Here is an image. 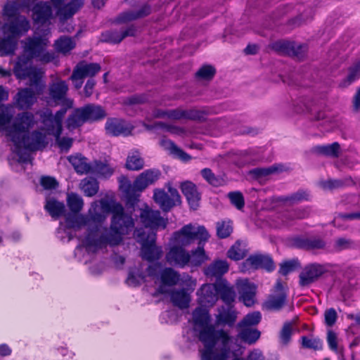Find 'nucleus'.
Segmentation results:
<instances>
[{
	"mask_svg": "<svg viewBox=\"0 0 360 360\" xmlns=\"http://www.w3.org/2000/svg\"><path fill=\"white\" fill-rule=\"evenodd\" d=\"M210 235L203 226L195 228L189 224L184 226L179 231L173 233V240L182 247H186L194 242L195 240L207 242Z\"/></svg>",
	"mask_w": 360,
	"mask_h": 360,
	"instance_id": "0eeeda50",
	"label": "nucleus"
},
{
	"mask_svg": "<svg viewBox=\"0 0 360 360\" xmlns=\"http://www.w3.org/2000/svg\"><path fill=\"white\" fill-rule=\"evenodd\" d=\"M293 47V41L278 40L269 44V48L275 52L290 56L292 48Z\"/></svg>",
	"mask_w": 360,
	"mask_h": 360,
	"instance_id": "de8ad7c7",
	"label": "nucleus"
},
{
	"mask_svg": "<svg viewBox=\"0 0 360 360\" xmlns=\"http://www.w3.org/2000/svg\"><path fill=\"white\" fill-rule=\"evenodd\" d=\"M294 245L296 248L306 250H315L323 249L325 241L317 237H298L295 238Z\"/></svg>",
	"mask_w": 360,
	"mask_h": 360,
	"instance_id": "cd10ccee",
	"label": "nucleus"
},
{
	"mask_svg": "<svg viewBox=\"0 0 360 360\" xmlns=\"http://www.w3.org/2000/svg\"><path fill=\"white\" fill-rule=\"evenodd\" d=\"M241 330L238 333L240 339L249 345L255 343L260 338L261 333L256 328H240Z\"/></svg>",
	"mask_w": 360,
	"mask_h": 360,
	"instance_id": "a18cd8bd",
	"label": "nucleus"
},
{
	"mask_svg": "<svg viewBox=\"0 0 360 360\" xmlns=\"http://www.w3.org/2000/svg\"><path fill=\"white\" fill-rule=\"evenodd\" d=\"M193 321L195 326L200 328L210 326V316L208 310L203 307H197L193 311Z\"/></svg>",
	"mask_w": 360,
	"mask_h": 360,
	"instance_id": "4c0bfd02",
	"label": "nucleus"
},
{
	"mask_svg": "<svg viewBox=\"0 0 360 360\" xmlns=\"http://www.w3.org/2000/svg\"><path fill=\"white\" fill-rule=\"evenodd\" d=\"M153 199L160 208L165 212H169L181 202V196L176 188L169 186L168 193L164 189H155Z\"/></svg>",
	"mask_w": 360,
	"mask_h": 360,
	"instance_id": "f8f14e48",
	"label": "nucleus"
},
{
	"mask_svg": "<svg viewBox=\"0 0 360 360\" xmlns=\"http://www.w3.org/2000/svg\"><path fill=\"white\" fill-rule=\"evenodd\" d=\"M170 299L172 304L180 309H186L190 302V296L185 289L174 290L171 292Z\"/></svg>",
	"mask_w": 360,
	"mask_h": 360,
	"instance_id": "e433bc0d",
	"label": "nucleus"
},
{
	"mask_svg": "<svg viewBox=\"0 0 360 360\" xmlns=\"http://www.w3.org/2000/svg\"><path fill=\"white\" fill-rule=\"evenodd\" d=\"M30 28V24L29 20L23 15L17 16L8 20L4 25L5 33L9 34L8 35L15 37L16 39L25 34Z\"/></svg>",
	"mask_w": 360,
	"mask_h": 360,
	"instance_id": "dca6fc26",
	"label": "nucleus"
},
{
	"mask_svg": "<svg viewBox=\"0 0 360 360\" xmlns=\"http://www.w3.org/2000/svg\"><path fill=\"white\" fill-rule=\"evenodd\" d=\"M47 134L53 135L55 137L56 143L61 150L67 152L72 147L73 143V139L72 138L61 137V134H58V136L56 131H53L52 129H49V132H47Z\"/></svg>",
	"mask_w": 360,
	"mask_h": 360,
	"instance_id": "6e6d98bb",
	"label": "nucleus"
},
{
	"mask_svg": "<svg viewBox=\"0 0 360 360\" xmlns=\"http://www.w3.org/2000/svg\"><path fill=\"white\" fill-rule=\"evenodd\" d=\"M204 241H199L197 248L192 250L190 253V262L192 266H200L209 259L204 250Z\"/></svg>",
	"mask_w": 360,
	"mask_h": 360,
	"instance_id": "c9c22d12",
	"label": "nucleus"
},
{
	"mask_svg": "<svg viewBox=\"0 0 360 360\" xmlns=\"http://www.w3.org/2000/svg\"><path fill=\"white\" fill-rule=\"evenodd\" d=\"M231 203L238 210H241L245 206L243 195L240 191H232L228 193Z\"/></svg>",
	"mask_w": 360,
	"mask_h": 360,
	"instance_id": "338daca9",
	"label": "nucleus"
},
{
	"mask_svg": "<svg viewBox=\"0 0 360 360\" xmlns=\"http://www.w3.org/2000/svg\"><path fill=\"white\" fill-rule=\"evenodd\" d=\"M35 101L36 97L31 89H22L16 95V104L20 109H29Z\"/></svg>",
	"mask_w": 360,
	"mask_h": 360,
	"instance_id": "72a5a7b5",
	"label": "nucleus"
},
{
	"mask_svg": "<svg viewBox=\"0 0 360 360\" xmlns=\"http://www.w3.org/2000/svg\"><path fill=\"white\" fill-rule=\"evenodd\" d=\"M180 188L191 208L196 210L200 200V193L198 192L196 185L187 181L181 183Z\"/></svg>",
	"mask_w": 360,
	"mask_h": 360,
	"instance_id": "393cba45",
	"label": "nucleus"
},
{
	"mask_svg": "<svg viewBox=\"0 0 360 360\" xmlns=\"http://www.w3.org/2000/svg\"><path fill=\"white\" fill-rule=\"evenodd\" d=\"M51 1H39L32 8V18L34 22L44 24L53 17Z\"/></svg>",
	"mask_w": 360,
	"mask_h": 360,
	"instance_id": "b1692460",
	"label": "nucleus"
},
{
	"mask_svg": "<svg viewBox=\"0 0 360 360\" xmlns=\"http://www.w3.org/2000/svg\"><path fill=\"white\" fill-rule=\"evenodd\" d=\"M282 167H283V165H274L269 167H264V168L257 167V168H255L252 170H251L250 174H252L253 176H255L257 178L264 177V176H269L271 174H274L276 172L283 171Z\"/></svg>",
	"mask_w": 360,
	"mask_h": 360,
	"instance_id": "4d7b16f0",
	"label": "nucleus"
},
{
	"mask_svg": "<svg viewBox=\"0 0 360 360\" xmlns=\"http://www.w3.org/2000/svg\"><path fill=\"white\" fill-rule=\"evenodd\" d=\"M207 112L205 110L198 109H183V120H188L196 122H204L206 120Z\"/></svg>",
	"mask_w": 360,
	"mask_h": 360,
	"instance_id": "864d4df0",
	"label": "nucleus"
},
{
	"mask_svg": "<svg viewBox=\"0 0 360 360\" xmlns=\"http://www.w3.org/2000/svg\"><path fill=\"white\" fill-rule=\"evenodd\" d=\"M144 161L136 153L129 155L126 162V167L129 170H140L143 167Z\"/></svg>",
	"mask_w": 360,
	"mask_h": 360,
	"instance_id": "680f3d73",
	"label": "nucleus"
},
{
	"mask_svg": "<svg viewBox=\"0 0 360 360\" xmlns=\"http://www.w3.org/2000/svg\"><path fill=\"white\" fill-rule=\"evenodd\" d=\"M160 172L158 169H147L142 172L134 181L133 185L129 184L126 190L128 201L132 205L139 201V194L136 192H141L149 185L154 184L160 177Z\"/></svg>",
	"mask_w": 360,
	"mask_h": 360,
	"instance_id": "6e6552de",
	"label": "nucleus"
},
{
	"mask_svg": "<svg viewBox=\"0 0 360 360\" xmlns=\"http://www.w3.org/2000/svg\"><path fill=\"white\" fill-rule=\"evenodd\" d=\"M44 210L53 219H58L65 214V206L63 202H60L53 198L46 197Z\"/></svg>",
	"mask_w": 360,
	"mask_h": 360,
	"instance_id": "2f4dec72",
	"label": "nucleus"
},
{
	"mask_svg": "<svg viewBox=\"0 0 360 360\" xmlns=\"http://www.w3.org/2000/svg\"><path fill=\"white\" fill-rule=\"evenodd\" d=\"M167 262L174 266L184 268L190 262V253L184 247L174 245L166 253Z\"/></svg>",
	"mask_w": 360,
	"mask_h": 360,
	"instance_id": "2eb2a0df",
	"label": "nucleus"
},
{
	"mask_svg": "<svg viewBox=\"0 0 360 360\" xmlns=\"http://www.w3.org/2000/svg\"><path fill=\"white\" fill-rule=\"evenodd\" d=\"M23 146L30 151H37L45 148L49 141L46 135L38 130L33 131L30 135L22 134Z\"/></svg>",
	"mask_w": 360,
	"mask_h": 360,
	"instance_id": "f3484780",
	"label": "nucleus"
},
{
	"mask_svg": "<svg viewBox=\"0 0 360 360\" xmlns=\"http://www.w3.org/2000/svg\"><path fill=\"white\" fill-rule=\"evenodd\" d=\"M67 202L70 210L73 213L80 212L84 205L82 198L79 195L73 193L68 195Z\"/></svg>",
	"mask_w": 360,
	"mask_h": 360,
	"instance_id": "bf43d9fd",
	"label": "nucleus"
},
{
	"mask_svg": "<svg viewBox=\"0 0 360 360\" xmlns=\"http://www.w3.org/2000/svg\"><path fill=\"white\" fill-rule=\"evenodd\" d=\"M217 295L226 306H233L232 303L236 298V292L233 287L220 283L217 285Z\"/></svg>",
	"mask_w": 360,
	"mask_h": 360,
	"instance_id": "a19ab883",
	"label": "nucleus"
},
{
	"mask_svg": "<svg viewBox=\"0 0 360 360\" xmlns=\"http://www.w3.org/2000/svg\"><path fill=\"white\" fill-rule=\"evenodd\" d=\"M151 13V6L148 4H143L138 9L128 10L120 13L113 20L115 24H126L129 22L145 18Z\"/></svg>",
	"mask_w": 360,
	"mask_h": 360,
	"instance_id": "6ab92c4d",
	"label": "nucleus"
},
{
	"mask_svg": "<svg viewBox=\"0 0 360 360\" xmlns=\"http://www.w3.org/2000/svg\"><path fill=\"white\" fill-rule=\"evenodd\" d=\"M18 1H7L3 8V15L11 20L19 15V5Z\"/></svg>",
	"mask_w": 360,
	"mask_h": 360,
	"instance_id": "052dcab7",
	"label": "nucleus"
},
{
	"mask_svg": "<svg viewBox=\"0 0 360 360\" xmlns=\"http://www.w3.org/2000/svg\"><path fill=\"white\" fill-rule=\"evenodd\" d=\"M139 219L143 226L154 231L163 230L168 224L167 219L162 217L159 210H154L147 205L140 210Z\"/></svg>",
	"mask_w": 360,
	"mask_h": 360,
	"instance_id": "9b49d317",
	"label": "nucleus"
},
{
	"mask_svg": "<svg viewBox=\"0 0 360 360\" xmlns=\"http://www.w3.org/2000/svg\"><path fill=\"white\" fill-rule=\"evenodd\" d=\"M53 7L56 9V15L60 22L70 18L82 6L83 1H68L63 5L64 1H52Z\"/></svg>",
	"mask_w": 360,
	"mask_h": 360,
	"instance_id": "412c9836",
	"label": "nucleus"
},
{
	"mask_svg": "<svg viewBox=\"0 0 360 360\" xmlns=\"http://www.w3.org/2000/svg\"><path fill=\"white\" fill-rule=\"evenodd\" d=\"M292 323L286 322L283 324L279 334L280 342L283 345H287L290 340L292 335Z\"/></svg>",
	"mask_w": 360,
	"mask_h": 360,
	"instance_id": "774afa93",
	"label": "nucleus"
},
{
	"mask_svg": "<svg viewBox=\"0 0 360 360\" xmlns=\"http://www.w3.org/2000/svg\"><path fill=\"white\" fill-rule=\"evenodd\" d=\"M101 65L97 63H86L82 61L79 63L73 70V77H82L84 79L86 77H93L100 70Z\"/></svg>",
	"mask_w": 360,
	"mask_h": 360,
	"instance_id": "c85d7f7f",
	"label": "nucleus"
},
{
	"mask_svg": "<svg viewBox=\"0 0 360 360\" xmlns=\"http://www.w3.org/2000/svg\"><path fill=\"white\" fill-rule=\"evenodd\" d=\"M87 226V233L83 240L82 245L88 252L95 253L98 250L105 248V244H100L99 241L104 236V228L103 223L106 216L95 209L89 210V213L85 215Z\"/></svg>",
	"mask_w": 360,
	"mask_h": 360,
	"instance_id": "20e7f679",
	"label": "nucleus"
},
{
	"mask_svg": "<svg viewBox=\"0 0 360 360\" xmlns=\"http://www.w3.org/2000/svg\"><path fill=\"white\" fill-rule=\"evenodd\" d=\"M92 173H96L100 176L108 178L113 174V169L108 165L101 161H95L92 165Z\"/></svg>",
	"mask_w": 360,
	"mask_h": 360,
	"instance_id": "13d9d810",
	"label": "nucleus"
},
{
	"mask_svg": "<svg viewBox=\"0 0 360 360\" xmlns=\"http://www.w3.org/2000/svg\"><path fill=\"white\" fill-rule=\"evenodd\" d=\"M115 212L116 215L112 216L110 227L104 228V236L99 241L100 244H105V248L120 245L123 236L128 235L134 228V219L124 212L123 207H115Z\"/></svg>",
	"mask_w": 360,
	"mask_h": 360,
	"instance_id": "7ed1b4c3",
	"label": "nucleus"
},
{
	"mask_svg": "<svg viewBox=\"0 0 360 360\" xmlns=\"http://www.w3.org/2000/svg\"><path fill=\"white\" fill-rule=\"evenodd\" d=\"M68 160L78 174H88L92 170V165L87 162V158L85 157L71 155L68 158Z\"/></svg>",
	"mask_w": 360,
	"mask_h": 360,
	"instance_id": "f704fd0d",
	"label": "nucleus"
},
{
	"mask_svg": "<svg viewBox=\"0 0 360 360\" xmlns=\"http://www.w3.org/2000/svg\"><path fill=\"white\" fill-rule=\"evenodd\" d=\"M103 42L119 44L123 39L122 37L121 32L117 30H109L101 34V39Z\"/></svg>",
	"mask_w": 360,
	"mask_h": 360,
	"instance_id": "e2e57ef3",
	"label": "nucleus"
},
{
	"mask_svg": "<svg viewBox=\"0 0 360 360\" xmlns=\"http://www.w3.org/2000/svg\"><path fill=\"white\" fill-rule=\"evenodd\" d=\"M80 185L81 188L86 196L92 197L98 191V182L94 178H85L82 181Z\"/></svg>",
	"mask_w": 360,
	"mask_h": 360,
	"instance_id": "09e8293b",
	"label": "nucleus"
},
{
	"mask_svg": "<svg viewBox=\"0 0 360 360\" xmlns=\"http://www.w3.org/2000/svg\"><path fill=\"white\" fill-rule=\"evenodd\" d=\"M360 77V59L355 62L352 66L348 68L347 75L345 79H342L340 86L347 87L354 81Z\"/></svg>",
	"mask_w": 360,
	"mask_h": 360,
	"instance_id": "79ce46f5",
	"label": "nucleus"
},
{
	"mask_svg": "<svg viewBox=\"0 0 360 360\" xmlns=\"http://www.w3.org/2000/svg\"><path fill=\"white\" fill-rule=\"evenodd\" d=\"M311 152L314 154L326 157L338 158V142L331 144L317 145L311 148Z\"/></svg>",
	"mask_w": 360,
	"mask_h": 360,
	"instance_id": "58836bf2",
	"label": "nucleus"
},
{
	"mask_svg": "<svg viewBox=\"0 0 360 360\" xmlns=\"http://www.w3.org/2000/svg\"><path fill=\"white\" fill-rule=\"evenodd\" d=\"M200 174L203 179L213 186L219 187L224 185V179L219 176H216L210 168L202 169Z\"/></svg>",
	"mask_w": 360,
	"mask_h": 360,
	"instance_id": "5fc2aeb1",
	"label": "nucleus"
},
{
	"mask_svg": "<svg viewBox=\"0 0 360 360\" xmlns=\"http://www.w3.org/2000/svg\"><path fill=\"white\" fill-rule=\"evenodd\" d=\"M18 39L10 35L0 39V55L1 56L13 54L17 48Z\"/></svg>",
	"mask_w": 360,
	"mask_h": 360,
	"instance_id": "37998d69",
	"label": "nucleus"
},
{
	"mask_svg": "<svg viewBox=\"0 0 360 360\" xmlns=\"http://www.w3.org/2000/svg\"><path fill=\"white\" fill-rule=\"evenodd\" d=\"M237 319V312L233 306H221L216 315V325L233 326Z\"/></svg>",
	"mask_w": 360,
	"mask_h": 360,
	"instance_id": "a878e982",
	"label": "nucleus"
},
{
	"mask_svg": "<svg viewBox=\"0 0 360 360\" xmlns=\"http://www.w3.org/2000/svg\"><path fill=\"white\" fill-rule=\"evenodd\" d=\"M65 113L66 108H62L57 111L55 115H53L51 112L46 115L44 120V124L46 126V132H49V129H52L53 131H56L58 136V134H62V121Z\"/></svg>",
	"mask_w": 360,
	"mask_h": 360,
	"instance_id": "c756f323",
	"label": "nucleus"
},
{
	"mask_svg": "<svg viewBox=\"0 0 360 360\" xmlns=\"http://www.w3.org/2000/svg\"><path fill=\"white\" fill-rule=\"evenodd\" d=\"M54 46L58 52L65 54L75 48V43L72 38L63 36L55 41Z\"/></svg>",
	"mask_w": 360,
	"mask_h": 360,
	"instance_id": "8fccbe9b",
	"label": "nucleus"
},
{
	"mask_svg": "<svg viewBox=\"0 0 360 360\" xmlns=\"http://www.w3.org/2000/svg\"><path fill=\"white\" fill-rule=\"evenodd\" d=\"M13 73L20 79H25L34 75V68L32 67V59L22 54L18 56L13 68Z\"/></svg>",
	"mask_w": 360,
	"mask_h": 360,
	"instance_id": "4be33fe9",
	"label": "nucleus"
},
{
	"mask_svg": "<svg viewBox=\"0 0 360 360\" xmlns=\"http://www.w3.org/2000/svg\"><path fill=\"white\" fill-rule=\"evenodd\" d=\"M179 273L171 267H166L160 272V281L164 285H175L179 282Z\"/></svg>",
	"mask_w": 360,
	"mask_h": 360,
	"instance_id": "ea45409f",
	"label": "nucleus"
},
{
	"mask_svg": "<svg viewBox=\"0 0 360 360\" xmlns=\"http://www.w3.org/2000/svg\"><path fill=\"white\" fill-rule=\"evenodd\" d=\"M198 302L202 307H212L218 299L217 285H203L198 291Z\"/></svg>",
	"mask_w": 360,
	"mask_h": 360,
	"instance_id": "5701e85b",
	"label": "nucleus"
},
{
	"mask_svg": "<svg viewBox=\"0 0 360 360\" xmlns=\"http://www.w3.org/2000/svg\"><path fill=\"white\" fill-rule=\"evenodd\" d=\"M48 44L49 40L45 37H29L24 41L22 55L32 60L37 58L41 63H50L55 59L56 55L53 52L45 51Z\"/></svg>",
	"mask_w": 360,
	"mask_h": 360,
	"instance_id": "423d86ee",
	"label": "nucleus"
},
{
	"mask_svg": "<svg viewBox=\"0 0 360 360\" xmlns=\"http://www.w3.org/2000/svg\"><path fill=\"white\" fill-rule=\"evenodd\" d=\"M68 85L65 80L59 79L49 85V95L50 98L56 103H60L66 108L72 106V101L67 98Z\"/></svg>",
	"mask_w": 360,
	"mask_h": 360,
	"instance_id": "ddd939ff",
	"label": "nucleus"
},
{
	"mask_svg": "<svg viewBox=\"0 0 360 360\" xmlns=\"http://www.w3.org/2000/svg\"><path fill=\"white\" fill-rule=\"evenodd\" d=\"M247 253L245 243L238 240L228 250L227 257L232 260L238 261L243 259Z\"/></svg>",
	"mask_w": 360,
	"mask_h": 360,
	"instance_id": "c03bdc74",
	"label": "nucleus"
},
{
	"mask_svg": "<svg viewBox=\"0 0 360 360\" xmlns=\"http://www.w3.org/2000/svg\"><path fill=\"white\" fill-rule=\"evenodd\" d=\"M276 289L278 294L272 295L266 302L265 304L268 309L278 311L283 308L286 302L287 294L283 290V287L280 281L276 284Z\"/></svg>",
	"mask_w": 360,
	"mask_h": 360,
	"instance_id": "bb28decb",
	"label": "nucleus"
},
{
	"mask_svg": "<svg viewBox=\"0 0 360 360\" xmlns=\"http://www.w3.org/2000/svg\"><path fill=\"white\" fill-rule=\"evenodd\" d=\"M309 193L305 190H298L288 195H283L279 198L280 201L283 202H289L290 205L299 203L302 201L309 200Z\"/></svg>",
	"mask_w": 360,
	"mask_h": 360,
	"instance_id": "49530a36",
	"label": "nucleus"
},
{
	"mask_svg": "<svg viewBox=\"0 0 360 360\" xmlns=\"http://www.w3.org/2000/svg\"><path fill=\"white\" fill-rule=\"evenodd\" d=\"M314 14V10L312 8H309L298 17L288 20V23L292 26H299L302 22L307 21L312 19Z\"/></svg>",
	"mask_w": 360,
	"mask_h": 360,
	"instance_id": "69168bd1",
	"label": "nucleus"
},
{
	"mask_svg": "<svg viewBox=\"0 0 360 360\" xmlns=\"http://www.w3.org/2000/svg\"><path fill=\"white\" fill-rule=\"evenodd\" d=\"M105 129L106 134L112 136H127L131 134L133 127L124 120L111 117L107 120Z\"/></svg>",
	"mask_w": 360,
	"mask_h": 360,
	"instance_id": "aec40b11",
	"label": "nucleus"
},
{
	"mask_svg": "<svg viewBox=\"0 0 360 360\" xmlns=\"http://www.w3.org/2000/svg\"><path fill=\"white\" fill-rule=\"evenodd\" d=\"M160 145L166 150H168L174 158L181 160L183 162H188L191 160V156L178 147L174 141L169 139H162L160 141Z\"/></svg>",
	"mask_w": 360,
	"mask_h": 360,
	"instance_id": "473e14b6",
	"label": "nucleus"
},
{
	"mask_svg": "<svg viewBox=\"0 0 360 360\" xmlns=\"http://www.w3.org/2000/svg\"><path fill=\"white\" fill-rule=\"evenodd\" d=\"M229 269V264L226 260L216 259L205 269V274L208 277L219 278L225 274Z\"/></svg>",
	"mask_w": 360,
	"mask_h": 360,
	"instance_id": "7c9ffc66",
	"label": "nucleus"
},
{
	"mask_svg": "<svg viewBox=\"0 0 360 360\" xmlns=\"http://www.w3.org/2000/svg\"><path fill=\"white\" fill-rule=\"evenodd\" d=\"M75 214H69L65 217V226L68 229H80L82 226H86L85 215Z\"/></svg>",
	"mask_w": 360,
	"mask_h": 360,
	"instance_id": "3c124183",
	"label": "nucleus"
},
{
	"mask_svg": "<svg viewBox=\"0 0 360 360\" xmlns=\"http://www.w3.org/2000/svg\"><path fill=\"white\" fill-rule=\"evenodd\" d=\"M262 319V314L259 311H253L246 314L244 318L238 323L239 328H251L257 326Z\"/></svg>",
	"mask_w": 360,
	"mask_h": 360,
	"instance_id": "603ef678",
	"label": "nucleus"
},
{
	"mask_svg": "<svg viewBox=\"0 0 360 360\" xmlns=\"http://www.w3.org/2000/svg\"><path fill=\"white\" fill-rule=\"evenodd\" d=\"M236 287L239 294V298L244 304L250 307L255 303L257 285L248 279H239L236 283Z\"/></svg>",
	"mask_w": 360,
	"mask_h": 360,
	"instance_id": "a211bd4d",
	"label": "nucleus"
},
{
	"mask_svg": "<svg viewBox=\"0 0 360 360\" xmlns=\"http://www.w3.org/2000/svg\"><path fill=\"white\" fill-rule=\"evenodd\" d=\"M216 73L215 68L210 65L202 66L195 73V77L200 79L210 80Z\"/></svg>",
	"mask_w": 360,
	"mask_h": 360,
	"instance_id": "0e129e2a",
	"label": "nucleus"
},
{
	"mask_svg": "<svg viewBox=\"0 0 360 360\" xmlns=\"http://www.w3.org/2000/svg\"><path fill=\"white\" fill-rule=\"evenodd\" d=\"M275 268L276 266L271 256L269 254L262 253H255L250 255L240 266V269L243 272L259 269L271 272Z\"/></svg>",
	"mask_w": 360,
	"mask_h": 360,
	"instance_id": "9d476101",
	"label": "nucleus"
},
{
	"mask_svg": "<svg viewBox=\"0 0 360 360\" xmlns=\"http://www.w3.org/2000/svg\"><path fill=\"white\" fill-rule=\"evenodd\" d=\"M325 272L326 268L320 264L312 263L306 265L299 276L300 286L302 288L309 287L316 282Z\"/></svg>",
	"mask_w": 360,
	"mask_h": 360,
	"instance_id": "4468645a",
	"label": "nucleus"
},
{
	"mask_svg": "<svg viewBox=\"0 0 360 360\" xmlns=\"http://www.w3.org/2000/svg\"><path fill=\"white\" fill-rule=\"evenodd\" d=\"M106 116L107 113L102 106L89 103L75 109L68 116L66 125L68 129H75L84 123H92L102 120Z\"/></svg>",
	"mask_w": 360,
	"mask_h": 360,
	"instance_id": "39448f33",
	"label": "nucleus"
},
{
	"mask_svg": "<svg viewBox=\"0 0 360 360\" xmlns=\"http://www.w3.org/2000/svg\"><path fill=\"white\" fill-rule=\"evenodd\" d=\"M137 241L141 243V253L143 259L153 262L160 259L162 255V249L155 245L156 234L146 237L143 231L136 230L135 232Z\"/></svg>",
	"mask_w": 360,
	"mask_h": 360,
	"instance_id": "1a4fd4ad",
	"label": "nucleus"
},
{
	"mask_svg": "<svg viewBox=\"0 0 360 360\" xmlns=\"http://www.w3.org/2000/svg\"><path fill=\"white\" fill-rule=\"evenodd\" d=\"M198 339L204 345L200 351L202 360L226 359L232 338L224 330H217L214 326H207L199 330Z\"/></svg>",
	"mask_w": 360,
	"mask_h": 360,
	"instance_id": "f03ea898",
	"label": "nucleus"
},
{
	"mask_svg": "<svg viewBox=\"0 0 360 360\" xmlns=\"http://www.w3.org/2000/svg\"><path fill=\"white\" fill-rule=\"evenodd\" d=\"M8 98V92L0 86V131L5 130L6 136L13 143L14 152L18 157V161L20 163H27L30 160V153L27 149L22 148V140L21 133L27 132L34 127L35 124L34 116L30 112H23L18 114L11 126H7L13 118V115L9 109L1 104L2 101H6Z\"/></svg>",
	"mask_w": 360,
	"mask_h": 360,
	"instance_id": "f257e3e1",
	"label": "nucleus"
}]
</instances>
